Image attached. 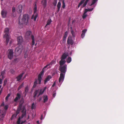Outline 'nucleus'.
I'll return each mask as SVG.
<instances>
[{"mask_svg":"<svg viewBox=\"0 0 124 124\" xmlns=\"http://www.w3.org/2000/svg\"><path fill=\"white\" fill-rule=\"evenodd\" d=\"M67 67L66 65H64L63 66H60L59 67V70L61 72L59 79V82L60 83V85L64 81L66 72Z\"/></svg>","mask_w":124,"mask_h":124,"instance_id":"nucleus-1","label":"nucleus"},{"mask_svg":"<svg viewBox=\"0 0 124 124\" xmlns=\"http://www.w3.org/2000/svg\"><path fill=\"white\" fill-rule=\"evenodd\" d=\"M29 18V16L28 15L25 14L23 15L21 20H19V24L20 25L24 24L25 25H27Z\"/></svg>","mask_w":124,"mask_h":124,"instance_id":"nucleus-2","label":"nucleus"},{"mask_svg":"<svg viewBox=\"0 0 124 124\" xmlns=\"http://www.w3.org/2000/svg\"><path fill=\"white\" fill-rule=\"evenodd\" d=\"M9 31L8 28H7L5 29L4 33L5 34L4 36V37L6 39V45H7L9 41L10 35L9 34Z\"/></svg>","mask_w":124,"mask_h":124,"instance_id":"nucleus-3","label":"nucleus"},{"mask_svg":"<svg viewBox=\"0 0 124 124\" xmlns=\"http://www.w3.org/2000/svg\"><path fill=\"white\" fill-rule=\"evenodd\" d=\"M31 32L30 31H28L26 33L25 36L27 38H29L30 37L32 40L31 43V44L32 47H33V46L35 44V38L33 35H31Z\"/></svg>","mask_w":124,"mask_h":124,"instance_id":"nucleus-4","label":"nucleus"},{"mask_svg":"<svg viewBox=\"0 0 124 124\" xmlns=\"http://www.w3.org/2000/svg\"><path fill=\"white\" fill-rule=\"evenodd\" d=\"M23 49V47L22 45L20 44L16 47L15 52L16 53H18V54H19L21 53Z\"/></svg>","mask_w":124,"mask_h":124,"instance_id":"nucleus-5","label":"nucleus"},{"mask_svg":"<svg viewBox=\"0 0 124 124\" xmlns=\"http://www.w3.org/2000/svg\"><path fill=\"white\" fill-rule=\"evenodd\" d=\"M13 51L12 49H9L8 50V58L10 60H11L13 57Z\"/></svg>","mask_w":124,"mask_h":124,"instance_id":"nucleus-6","label":"nucleus"},{"mask_svg":"<svg viewBox=\"0 0 124 124\" xmlns=\"http://www.w3.org/2000/svg\"><path fill=\"white\" fill-rule=\"evenodd\" d=\"M7 13V11L3 9L1 11V15L2 16L3 18H5L6 16Z\"/></svg>","mask_w":124,"mask_h":124,"instance_id":"nucleus-7","label":"nucleus"},{"mask_svg":"<svg viewBox=\"0 0 124 124\" xmlns=\"http://www.w3.org/2000/svg\"><path fill=\"white\" fill-rule=\"evenodd\" d=\"M67 42L69 45H72L73 43V42L71 39V38L70 36H69L68 38Z\"/></svg>","mask_w":124,"mask_h":124,"instance_id":"nucleus-8","label":"nucleus"},{"mask_svg":"<svg viewBox=\"0 0 124 124\" xmlns=\"http://www.w3.org/2000/svg\"><path fill=\"white\" fill-rule=\"evenodd\" d=\"M23 9V6L21 5H19L17 9V10L19 13H22Z\"/></svg>","mask_w":124,"mask_h":124,"instance_id":"nucleus-9","label":"nucleus"},{"mask_svg":"<svg viewBox=\"0 0 124 124\" xmlns=\"http://www.w3.org/2000/svg\"><path fill=\"white\" fill-rule=\"evenodd\" d=\"M17 40L18 44H20L23 41L22 37L21 36L17 37Z\"/></svg>","mask_w":124,"mask_h":124,"instance_id":"nucleus-10","label":"nucleus"},{"mask_svg":"<svg viewBox=\"0 0 124 124\" xmlns=\"http://www.w3.org/2000/svg\"><path fill=\"white\" fill-rule=\"evenodd\" d=\"M68 55L69 54L68 53H64L62 55L61 59L64 60L68 56Z\"/></svg>","mask_w":124,"mask_h":124,"instance_id":"nucleus-11","label":"nucleus"},{"mask_svg":"<svg viewBox=\"0 0 124 124\" xmlns=\"http://www.w3.org/2000/svg\"><path fill=\"white\" fill-rule=\"evenodd\" d=\"M21 96L20 94L19 93H17L16 94V97L15 98L14 100V101L15 102H17V101L21 98Z\"/></svg>","mask_w":124,"mask_h":124,"instance_id":"nucleus-12","label":"nucleus"},{"mask_svg":"<svg viewBox=\"0 0 124 124\" xmlns=\"http://www.w3.org/2000/svg\"><path fill=\"white\" fill-rule=\"evenodd\" d=\"M52 77L50 75L48 76L46 78L44 81V84H46V82L49 81L50 79L52 78Z\"/></svg>","mask_w":124,"mask_h":124,"instance_id":"nucleus-13","label":"nucleus"},{"mask_svg":"<svg viewBox=\"0 0 124 124\" xmlns=\"http://www.w3.org/2000/svg\"><path fill=\"white\" fill-rule=\"evenodd\" d=\"M24 74V73L23 72L21 74L17 76L16 77L17 79L16 81H19L21 80Z\"/></svg>","mask_w":124,"mask_h":124,"instance_id":"nucleus-14","label":"nucleus"},{"mask_svg":"<svg viewBox=\"0 0 124 124\" xmlns=\"http://www.w3.org/2000/svg\"><path fill=\"white\" fill-rule=\"evenodd\" d=\"M24 102V99L23 98L21 99L19 103V108L20 109H21V108L22 107V106Z\"/></svg>","mask_w":124,"mask_h":124,"instance_id":"nucleus-15","label":"nucleus"},{"mask_svg":"<svg viewBox=\"0 0 124 124\" xmlns=\"http://www.w3.org/2000/svg\"><path fill=\"white\" fill-rule=\"evenodd\" d=\"M43 75L39 73L37 79L39 81V84H41V82L42 79L41 77Z\"/></svg>","mask_w":124,"mask_h":124,"instance_id":"nucleus-16","label":"nucleus"},{"mask_svg":"<svg viewBox=\"0 0 124 124\" xmlns=\"http://www.w3.org/2000/svg\"><path fill=\"white\" fill-rule=\"evenodd\" d=\"M38 79H35L34 85L32 86V87L31 89L32 90L38 84Z\"/></svg>","mask_w":124,"mask_h":124,"instance_id":"nucleus-17","label":"nucleus"},{"mask_svg":"<svg viewBox=\"0 0 124 124\" xmlns=\"http://www.w3.org/2000/svg\"><path fill=\"white\" fill-rule=\"evenodd\" d=\"M66 62V61L64 60L61 59V60L59 62L60 66H62V65L64 64Z\"/></svg>","mask_w":124,"mask_h":124,"instance_id":"nucleus-18","label":"nucleus"},{"mask_svg":"<svg viewBox=\"0 0 124 124\" xmlns=\"http://www.w3.org/2000/svg\"><path fill=\"white\" fill-rule=\"evenodd\" d=\"M29 90V87L28 85H27L25 88L24 93L25 96H26Z\"/></svg>","mask_w":124,"mask_h":124,"instance_id":"nucleus-19","label":"nucleus"},{"mask_svg":"<svg viewBox=\"0 0 124 124\" xmlns=\"http://www.w3.org/2000/svg\"><path fill=\"white\" fill-rule=\"evenodd\" d=\"M87 30L86 29H85L84 30L82 31V33L81 34V37L83 38L85 36V34L87 31Z\"/></svg>","mask_w":124,"mask_h":124,"instance_id":"nucleus-20","label":"nucleus"},{"mask_svg":"<svg viewBox=\"0 0 124 124\" xmlns=\"http://www.w3.org/2000/svg\"><path fill=\"white\" fill-rule=\"evenodd\" d=\"M55 61H52L49 64L47 65L44 67L45 68L47 67L48 66L51 65L55 63Z\"/></svg>","mask_w":124,"mask_h":124,"instance_id":"nucleus-21","label":"nucleus"},{"mask_svg":"<svg viewBox=\"0 0 124 124\" xmlns=\"http://www.w3.org/2000/svg\"><path fill=\"white\" fill-rule=\"evenodd\" d=\"M52 22V21L51 19H49L47 22V23L45 26V27H46L48 25H50L51 22Z\"/></svg>","mask_w":124,"mask_h":124,"instance_id":"nucleus-22","label":"nucleus"},{"mask_svg":"<svg viewBox=\"0 0 124 124\" xmlns=\"http://www.w3.org/2000/svg\"><path fill=\"white\" fill-rule=\"evenodd\" d=\"M39 90H36L33 93L34 96L33 97L34 98H36L37 95L39 92Z\"/></svg>","mask_w":124,"mask_h":124,"instance_id":"nucleus-23","label":"nucleus"},{"mask_svg":"<svg viewBox=\"0 0 124 124\" xmlns=\"http://www.w3.org/2000/svg\"><path fill=\"white\" fill-rule=\"evenodd\" d=\"M61 3L60 1L58 2L57 5V7L58 8L57 12H58L60 10V9L61 7Z\"/></svg>","mask_w":124,"mask_h":124,"instance_id":"nucleus-24","label":"nucleus"},{"mask_svg":"<svg viewBox=\"0 0 124 124\" xmlns=\"http://www.w3.org/2000/svg\"><path fill=\"white\" fill-rule=\"evenodd\" d=\"M44 102L45 103L47 102L48 100L47 96L46 95H45L43 96Z\"/></svg>","mask_w":124,"mask_h":124,"instance_id":"nucleus-25","label":"nucleus"},{"mask_svg":"<svg viewBox=\"0 0 124 124\" xmlns=\"http://www.w3.org/2000/svg\"><path fill=\"white\" fill-rule=\"evenodd\" d=\"M68 34V32L67 31H66L65 32L64 36L63 37V41H65L66 40V38Z\"/></svg>","mask_w":124,"mask_h":124,"instance_id":"nucleus-26","label":"nucleus"},{"mask_svg":"<svg viewBox=\"0 0 124 124\" xmlns=\"http://www.w3.org/2000/svg\"><path fill=\"white\" fill-rule=\"evenodd\" d=\"M42 2L44 8H45L47 4V1L43 0Z\"/></svg>","mask_w":124,"mask_h":124,"instance_id":"nucleus-27","label":"nucleus"},{"mask_svg":"<svg viewBox=\"0 0 124 124\" xmlns=\"http://www.w3.org/2000/svg\"><path fill=\"white\" fill-rule=\"evenodd\" d=\"M93 8H92L91 9H85V10L84 11L87 13V12L88 11H92L93 10Z\"/></svg>","mask_w":124,"mask_h":124,"instance_id":"nucleus-28","label":"nucleus"},{"mask_svg":"<svg viewBox=\"0 0 124 124\" xmlns=\"http://www.w3.org/2000/svg\"><path fill=\"white\" fill-rule=\"evenodd\" d=\"M37 10V6L36 5V3H35V6L34 9V13H36Z\"/></svg>","mask_w":124,"mask_h":124,"instance_id":"nucleus-29","label":"nucleus"},{"mask_svg":"<svg viewBox=\"0 0 124 124\" xmlns=\"http://www.w3.org/2000/svg\"><path fill=\"white\" fill-rule=\"evenodd\" d=\"M66 61L68 63H70L71 61V58L70 57H68Z\"/></svg>","mask_w":124,"mask_h":124,"instance_id":"nucleus-30","label":"nucleus"},{"mask_svg":"<svg viewBox=\"0 0 124 124\" xmlns=\"http://www.w3.org/2000/svg\"><path fill=\"white\" fill-rule=\"evenodd\" d=\"M44 91L43 90V89H40V92L39 93V95H38V97H39L40 95L44 93Z\"/></svg>","mask_w":124,"mask_h":124,"instance_id":"nucleus-31","label":"nucleus"},{"mask_svg":"<svg viewBox=\"0 0 124 124\" xmlns=\"http://www.w3.org/2000/svg\"><path fill=\"white\" fill-rule=\"evenodd\" d=\"M24 85V83H23L18 87L17 89V90L19 91V90L21 88L23 87Z\"/></svg>","mask_w":124,"mask_h":124,"instance_id":"nucleus-32","label":"nucleus"},{"mask_svg":"<svg viewBox=\"0 0 124 124\" xmlns=\"http://www.w3.org/2000/svg\"><path fill=\"white\" fill-rule=\"evenodd\" d=\"M98 0H93L92 1V3L90 5V6H92L95 3L98 1Z\"/></svg>","mask_w":124,"mask_h":124,"instance_id":"nucleus-33","label":"nucleus"},{"mask_svg":"<svg viewBox=\"0 0 124 124\" xmlns=\"http://www.w3.org/2000/svg\"><path fill=\"white\" fill-rule=\"evenodd\" d=\"M86 13L84 11V14L82 16V18L83 19H84L87 16V15L86 14Z\"/></svg>","mask_w":124,"mask_h":124,"instance_id":"nucleus-34","label":"nucleus"},{"mask_svg":"<svg viewBox=\"0 0 124 124\" xmlns=\"http://www.w3.org/2000/svg\"><path fill=\"white\" fill-rule=\"evenodd\" d=\"M37 14L36 13V15H35L34 16L33 15L32 17V19H34V21H35L36 20V18H37Z\"/></svg>","mask_w":124,"mask_h":124,"instance_id":"nucleus-35","label":"nucleus"},{"mask_svg":"<svg viewBox=\"0 0 124 124\" xmlns=\"http://www.w3.org/2000/svg\"><path fill=\"white\" fill-rule=\"evenodd\" d=\"M71 33L72 35V37H75V33L73 30H72L71 31Z\"/></svg>","mask_w":124,"mask_h":124,"instance_id":"nucleus-36","label":"nucleus"},{"mask_svg":"<svg viewBox=\"0 0 124 124\" xmlns=\"http://www.w3.org/2000/svg\"><path fill=\"white\" fill-rule=\"evenodd\" d=\"M21 109L22 110H22V112H24V111H25L26 112V110L25 109V107H23L22 108V107L21 108Z\"/></svg>","mask_w":124,"mask_h":124,"instance_id":"nucleus-37","label":"nucleus"},{"mask_svg":"<svg viewBox=\"0 0 124 124\" xmlns=\"http://www.w3.org/2000/svg\"><path fill=\"white\" fill-rule=\"evenodd\" d=\"M10 95V94H8L7 96L5 98V100L6 101H7L8 99V98L9 97Z\"/></svg>","mask_w":124,"mask_h":124,"instance_id":"nucleus-38","label":"nucleus"},{"mask_svg":"<svg viewBox=\"0 0 124 124\" xmlns=\"http://www.w3.org/2000/svg\"><path fill=\"white\" fill-rule=\"evenodd\" d=\"M62 7L63 8H64L65 7V3L64 2V0H62Z\"/></svg>","mask_w":124,"mask_h":124,"instance_id":"nucleus-39","label":"nucleus"},{"mask_svg":"<svg viewBox=\"0 0 124 124\" xmlns=\"http://www.w3.org/2000/svg\"><path fill=\"white\" fill-rule=\"evenodd\" d=\"M21 110V109H20L19 108V107L18 109H17V110L16 112V114L17 115L19 114L20 110Z\"/></svg>","mask_w":124,"mask_h":124,"instance_id":"nucleus-40","label":"nucleus"},{"mask_svg":"<svg viewBox=\"0 0 124 124\" xmlns=\"http://www.w3.org/2000/svg\"><path fill=\"white\" fill-rule=\"evenodd\" d=\"M45 68H44V67L43 68L42 70V71H41V72H40V74H42V75H44V69Z\"/></svg>","mask_w":124,"mask_h":124,"instance_id":"nucleus-41","label":"nucleus"},{"mask_svg":"<svg viewBox=\"0 0 124 124\" xmlns=\"http://www.w3.org/2000/svg\"><path fill=\"white\" fill-rule=\"evenodd\" d=\"M17 124H20V117H19L18 118L17 121Z\"/></svg>","mask_w":124,"mask_h":124,"instance_id":"nucleus-42","label":"nucleus"},{"mask_svg":"<svg viewBox=\"0 0 124 124\" xmlns=\"http://www.w3.org/2000/svg\"><path fill=\"white\" fill-rule=\"evenodd\" d=\"M57 0H54L53 2V4L54 6H56L57 3Z\"/></svg>","mask_w":124,"mask_h":124,"instance_id":"nucleus-43","label":"nucleus"},{"mask_svg":"<svg viewBox=\"0 0 124 124\" xmlns=\"http://www.w3.org/2000/svg\"><path fill=\"white\" fill-rule=\"evenodd\" d=\"M35 107V105H34V103H32L31 105V109H34Z\"/></svg>","mask_w":124,"mask_h":124,"instance_id":"nucleus-44","label":"nucleus"},{"mask_svg":"<svg viewBox=\"0 0 124 124\" xmlns=\"http://www.w3.org/2000/svg\"><path fill=\"white\" fill-rule=\"evenodd\" d=\"M7 80L6 79H5L4 81L3 84V85L4 86H5L6 85L7 83Z\"/></svg>","mask_w":124,"mask_h":124,"instance_id":"nucleus-45","label":"nucleus"},{"mask_svg":"<svg viewBox=\"0 0 124 124\" xmlns=\"http://www.w3.org/2000/svg\"><path fill=\"white\" fill-rule=\"evenodd\" d=\"M23 113L22 116L23 117H24L25 115L26 114V112L25 111H24V112H22Z\"/></svg>","mask_w":124,"mask_h":124,"instance_id":"nucleus-46","label":"nucleus"},{"mask_svg":"<svg viewBox=\"0 0 124 124\" xmlns=\"http://www.w3.org/2000/svg\"><path fill=\"white\" fill-rule=\"evenodd\" d=\"M16 11V8L15 7H13L12 9V11L13 12H14Z\"/></svg>","mask_w":124,"mask_h":124,"instance_id":"nucleus-47","label":"nucleus"},{"mask_svg":"<svg viewBox=\"0 0 124 124\" xmlns=\"http://www.w3.org/2000/svg\"><path fill=\"white\" fill-rule=\"evenodd\" d=\"M5 73V71L4 70L1 72V75H4Z\"/></svg>","mask_w":124,"mask_h":124,"instance_id":"nucleus-48","label":"nucleus"},{"mask_svg":"<svg viewBox=\"0 0 124 124\" xmlns=\"http://www.w3.org/2000/svg\"><path fill=\"white\" fill-rule=\"evenodd\" d=\"M85 0H82L79 3V4L81 5L85 1Z\"/></svg>","mask_w":124,"mask_h":124,"instance_id":"nucleus-49","label":"nucleus"},{"mask_svg":"<svg viewBox=\"0 0 124 124\" xmlns=\"http://www.w3.org/2000/svg\"><path fill=\"white\" fill-rule=\"evenodd\" d=\"M85 0H82L79 3V4L81 5L85 1Z\"/></svg>","mask_w":124,"mask_h":124,"instance_id":"nucleus-50","label":"nucleus"},{"mask_svg":"<svg viewBox=\"0 0 124 124\" xmlns=\"http://www.w3.org/2000/svg\"><path fill=\"white\" fill-rule=\"evenodd\" d=\"M87 3L85 2L83 5V7H85Z\"/></svg>","mask_w":124,"mask_h":124,"instance_id":"nucleus-51","label":"nucleus"},{"mask_svg":"<svg viewBox=\"0 0 124 124\" xmlns=\"http://www.w3.org/2000/svg\"><path fill=\"white\" fill-rule=\"evenodd\" d=\"M8 107L7 106L5 105L4 107V109L6 110L7 109Z\"/></svg>","mask_w":124,"mask_h":124,"instance_id":"nucleus-52","label":"nucleus"},{"mask_svg":"<svg viewBox=\"0 0 124 124\" xmlns=\"http://www.w3.org/2000/svg\"><path fill=\"white\" fill-rule=\"evenodd\" d=\"M56 95V93L54 92L53 93V96L54 97Z\"/></svg>","mask_w":124,"mask_h":124,"instance_id":"nucleus-53","label":"nucleus"},{"mask_svg":"<svg viewBox=\"0 0 124 124\" xmlns=\"http://www.w3.org/2000/svg\"><path fill=\"white\" fill-rule=\"evenodd\" d=\"M55 84V82H54L52 85V87H54V86Z\"/></svg>","mask_w":124,"mask_h":124,"instance_id":"nucleus-54","label":"nucleus"},{"mask_svg":"<svg viewBox=\"0 0 124 124\" xmlns=\"http://www.w3.org/2000/svg\"><path fill=\"white\" fill-rule=\"evenodd\" d=\"M3 89V88H2L1 89V90L0 91V95H1V93H2V90Z\"/></svg>","mask_w":124,"mask_h":124,"instance_id":"nucleus-55","label":"nucleus"},{"mask_svg":"<svg viewBox=\"0 0 124 124\" xmlns=\"http://www.w3.org/2000/svg\"><path fill=\"white\" fill-rule=\"evenodd\" d=\"M17 59L16 58V59H15L14 60V62H17Z\"/></svg>","mask_w":124,"mask_h":124,"instance_id":"nucleus-56","label":"nucleus"},{"mask_svg":"<svg viewBox=\"0 0 124 124\" xmlns=\"http://www.w3.org/2000/svg\"><path fill=\"white\" fill-rule=\"evenodd\" d=\"M2 82V79L0 78V84H1Z\"/></svg>","mask_w":124,"mask_h":124,"instance_id":"nucleus-57","label":"nucleus"},{"mask_svg":"<svg viewBox=\"0 0 124 124\" xmlns=\"http://www.w3.org/2000/svg\"><path fill=\"white\" fill-rule=\"evenodd\" d=\"M0 76H1V77L2 79H3L4 78V75H1Z\"/></svg>","mask_w":124,"mask_h":124,"instance_id":"nucleus-58","label":"nucleus"},{"mask_svg":"<svg viewBox=\"0 0 124 124\" xmlns=\"http://www.w3.org/2000/svg\"><path fill=\"white\" fill-rule=\"evenodd\" d=\"M43 115L42 114L41 115V117L40 118V119H41V120H42V119H43Z\"/></svg>","mask_w":124,"mask_h":124,"instance_id":"nucleus-59","label":"nucleus"},{"mask_svg":"<svg viewBox=\"0 0 124 124\" xmlns=\"http://www.w3.org/2000/svg\"><path fill=\"white\" fill-rule=\"evenodd\" d=\"M12 43V40H10V41L9 43V45H10Z\"/></svg>","mask_w":124,"mask_h":124,"instance_id":"nucleus-60","label":"nucleus"},{"mask_svg":"<svg viewBox=\"0 0 124 124\" xmlns=\"http://www.w3.org/2000/svg\"><path fill=\"white\" fill-rule=\"evenodd\" d=\"M25 122V121H22L21 123V124H23V123H24Z\"/></svg>","mask_w":124,"mask_h":124,"instance_id":"nucleus-61","label":"nucleus"},{"mask_svg":"<svg viewBox=\"0 0 124 124\" xmlns=\"http://www.w3.org/2000/svg\"><path fill=\"white\" fill-rule=\"evenodd\" d=\"M46 87H44V89H43V90L45 91V90L46 89Z\"/></svg>","mask_w":124,"mask_h":124,"instance_id":"nucleus-62","label":"nucleus"},{"mask_svg":"<svg viewBox=\"0 0 124 124\" xmlns=\"http://www.w3.org/2000/svg\"><path fill=\"white\" fill-rule=\"evenodd\" d=\"M46 87H44V89H43V90L45 91V90L46 89Z\"/></svg>","mask_w":124,"mask_h":124,"instance_id":"nucleus-63","label":"nucleus"},{"mask_svg":"<svg viewBox=\"0 0 124 124\" xmlns=\"http://www.w3.org/2000/svg\"><path fill=\"white\" fill-rule=\"evenodd\" d=\"M81 5L79 3V4H78V8H79L80 7V6Z\"/></svg>","mask_w":124,"mask_h":124,"instance_id":"nucleus-64","label":"nucleus"}]
</instances>
